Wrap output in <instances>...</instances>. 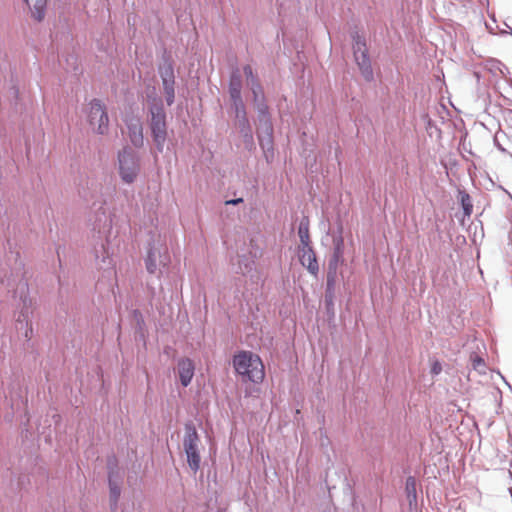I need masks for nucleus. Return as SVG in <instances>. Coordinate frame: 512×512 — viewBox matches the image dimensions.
I'll list each match as a JSON object with an SVG mask.
<instances>
[{
    "instance_id": "obj_1",
    "label": "nucleus",
    "mask_w": 512,
    "mask_h": 512,
    "mask_svg": "<svg viewBox=\"0 0 512 512\" xmlns=\"http://www.w3.org/2000/svg\"><path fill=\"white\" fill-rule=\"evenodd\" d=\"M150 130L158 152H163L167 139L166 113L162 101L157 96L148 95Z\"/></svg>"
},
{
    "instance_id": "obj_2",
    "label": "nucleus",
    "mask_w": 512,
    "mask_h": 512,
    "mask_svg": "<svg viewBox=\"0 0 512 512\" xmlns=\"http://www.w3.org/2000/svg\"><path fill=\"white\" fill-rule=\"evenodd\" d=\"M233 366L244 380L260 383L264 379L265 371L262 360L250 351H241L236 354L233 358Z\"/></svg>"
},
{
    "instance_id": "obj_3",
    "label": "nucleus",
    "mask_w": 512,
    "mask_h": 512,
    "mask_svg": "<svg viewBox=\"0 0 512 512\" xmlns=\"http://www.w3.org/2000/svg\"><path fill=\"white\" fill-rule=\"evenodd\" d=\"M200 439L196 428L192 423L185 425V435L183 439V448L187 457V462L190 469L196 473L200 468L201 457L199 454Z\"/></svg>"
},
{
    "instance_id": "obj_4",
    "label": "nucleus",
    "mask_w": 512,
    "mask_h": 512,
    "mask_svg": "<svg viewBox=\"0 0 512 512\" xmlns=\"http://www.w3.org/2000/svg\"><path fill=\"white\" fill-rule=\"evenodd\" d=\"M119 174L125 183H133L139 173V157L129 147H124L118 154Z\"/></svg>"
},
{
    "instance_id": "obj_5",
    "label": "nucleus",
    "mask_w": 512,
    "mask_h": 512,
    "mask_svg": "<svg viewBox=\"0 0 512 512\" xmlns=\"http://www.w3.org/2000/svg\"><path fill=\"white\" fill-rule=\"evenodd\" d=\"M344 243L339 238L334 241L333 253L328 262L327 279H326V297H332L337 277L338 266L343 262Z\"/></svg>"
},
{
    "instance_id": "obj_6",
    "label": "nucleus",
    "mask_w": 512,
    "mask_h": 512,
    "mask_svg": "<svg viewBox=\"0 0 512 512\" xmlns=\"http://www.w3.org/2000/svg\"><path fill=\"white\" fill-rule=\"evenodd\" d=\"M256 254L249 249L242 250L238 253L236 258L232 260V265L235 273L249 277L253 282L259 280V275L256 270Z\"/></svg>"
},
{
    "instance_id": "obj_7",
    "label": "nucleus",
    "mask_w": 512,
    "mask_h": 512,
    "mask_svg": "<svg viewBox=\"0 0 512 512\" xmlns=\"http://www.w3.org/2000/svg\"><path fill=\"white\" fill-rule=\"evenodd\" d=\"M88 120L94 132L104 135L108 131L109 118L105 106L98 99L90 102Z\"/></svg>"
},
{
    "instance_id": "obj_8",
    "label": "nucleus",
    "mask_w": 512,
    "mask_h": 512,
    "mask_svg": "<svg viewBox=\"0 0 512 512\" xmlns=\"http://www.w3.org/2000/svg\"><path fill=\"white\" fill-rule=\"evenodd\" d=\"M353 52L362 76L367 81L373 80V69L367 53L366 43L359 35L354 37Z\"/></svg>"
},
{
    "instance_id": "obj_9",
    "label": "nucleus",
    "mask_w": 512,
    "mask_h": 512,
    "mask_svg": "<svg viewBox=\"0 0 512 512\" xmlns=\"http://www.w3.org/2000/svg\"><path fill=\"white\" fill-rule=\"evenodd\" d=\"M170 262V257L165 246L152 245L145 259L146 270L150 274H155L159 266L166 267Z\"/></svg>"
},
{
    "instance_id": "obj_10",
    "label": "nucleus",
    "mask_w": 512,
    "mask_h": 512,
    "mask_svg": "<svg viewBox=\"0 0 512 512\" xmlns=\"http://www.w3.org/2000/svg\"><path fill=\"white\" fill-rule=\"evenodd\" d=\"M128 137L133 146L140 148L144 144L143 125L138 115L127 114L124 118Z\"/></svg>"
},
{
    "instance_id": "obj_11",
    "label": "nucleus",
    "mask_w": 512,
    "mask_h": 512,
    "mask_svg": "<svg viewBox=\"0 0 512 512\" xmlns=\"http://www.w3.org/2000/svg\"><path fill=\"white\" fill-rule=\"evenodd\" d=\"M94 254L98 268L103 270L107 277H115L113 259L102 242L99 246H95Z\"/></svg>"
},
{
    "instance_id": "obj_12",
    "label": "nucleus",
    "mask_w": 512,
    "mask_h": 512,
    "mask_svg": "<svg viewBox=\"0 0 512 512\" xmlns=\"http://www.w3.org/2000/svg\"><path fill=\"white\" fill-rule=\"evenodd\" d=\"M258 139L265 153L273 151V125L271 119L258 121Z\"/></svg>"
},
{
    "instance_id": "obj_13",
    "label": "nucleus",
    "mask_w": 512,
    "mask_h": 512,
    "mask_svg": "<svg viewBox=\"0 0 512 512\" xmlns=\"http://www.w3.org/2000/svg\"><path fill=\"white\" fill-rule=\"evenodd\" d=\"M298 256L301 264L312 274L317 275L319 265L316 259L315 252L311 245L299 246Z\"/></svg>"
},
{
    "instance_id": "obj_14",
    "label": "nucleus",
    "mask_w": 512,
    "mask_h": 512,
    "mask_svg": "<svg viewBox=\"0 0 512 512\" xmlns=\"http://www.w3.org/2000/svg\"><path fill=\"white\" fill-rule=\"evenodd\" d=\"M178 375L182 386L187 387L194 376L195 366L191 359L182 358L177 364Z\"/></svg>"
},
{
    "instance_id": "obj_15",
    "label": "nucleus",
    "mask_w": 512,
    "mask_h": 512,
    "mask_svg": "<svg viewBox=\"0 0 512 512\" xmlns=\"http://www.w3.org/2000/svg\"><path fill=\"white\" fill-rule=\"evenodd\" d=\"M243 72L247 79L248 84L251 85V90L254 95V100H255V102H257L259 97L262 96V90H261L260 85L257 83V80L253 74L252 67L250 65L244 66Z\"/></svg>"
},
{
    "instance_id": "obj_16",
    "label": "nucleus",
    "mask_w": 512,
    "mask_h": 512,
    "mask_svg": "<svg viewBox=\"0 0 512 512\" xmlns=\"http://www.w3.org/2000/svg\"><path fill=\"white\" fill-rule=\"evenodd\" d=\"M242 78L238 70L232 72L229 82L230 98L241 96Z\"/></svg>"
},
{
    "instance_id": "obj_17",
    "label": "nucleus",
    "mask_w": 512,
    "mask_h": 512,
    "mask_svg": "<svg viewBox=\"0 0 512 512\" xmlns=\"http://www.w3.org/2000/svg\"><path fill=\"white\" fill-rule=\"evenodd\" d=\"M298 235L300 238V246L311 245L309 235V219L307 217H303L301 219L298 227Z\"/></svg>"
},
{
    "instance_id": "obj_18",
    "label": "nucleus",
    "mask_w": 512,
    "mask_h": 512,
    "mask_svg": "<svg viewBox=\"0 0 512 512\" xmlns=\"http://www.w3.org/2000/svg\"><path fill=\"white\" fill-rule=\"evenodd\" d=\"M159 75L162 82L164 81H175L174 68L170 61L165 60L159 67Z\"/></svg>"
},
{
    "instance_id": "obj_19",
    "label": "nucleus",
    "mask_w": 512,
    "mask_h": 512,
    "mask_svg": "<svg viewBox=\"0 0 512 512\" xmlns=\"http://www.w3.org/2000/svg\"><path fill=\"white\" fill-rule=\"evenodd\" d=\"M17 329L24 330L23 335L26 340H29L32 335V326L27 319V315L22 313L17 320Z\"/></svg>"
},
{
    "instance_id": "obj_20",
    "label": "nucleus",
    "mask_w": 512,
    "mask_h": 512,
    "mask_svg": "<svg viewBox=\"0 0 512 512\" xmlns=\"http://www.w3.org/2000/svg\"><path fill=\"white\" fill-rule=\"evenodd\" d=\"M109 487H110V500L111 507L114 509L116 507L117 501L120 497L121 489L118 483L113 480L112 474L109 475Z\"/></svg>"
},
{
    "instance_id": "obj_21",
    "label": "nucleus",
    "mask_w": 512,
    "mask_h": 512,
    "mask_svg": "<svg viewBox=\"0 0 512 512\" xmlns=\"http://www.w3.org/2000/svg\"><path fill=\"white\" fill-rule=\"evenodd\" d=\"M47 0H36L31 7L32 16L37 20L41 21L45 15Z\"/></svg>"
},
{
    "instance_id": "obj_22",
    "label": "nucleus",
    "mask_w": 512,
    "mask_h": 512,
    "mask_svg": "<svg viewBox=\"0 0 512 512\" xmlns=\"http://www.w3.org/2000/svg\"><path fill=\"white\" fill-rule=\"evenodd\" d=\"M174 84H175V81H164V82H162L166 103L169 106L174 103V99H175Z\"/></svg>"
},
{
    "instance_id": "obj_23",
    "label": "nucleus",
    "mask_w": 512,
    "mask_h": 512,
    "mask_svg": "<svg viewBox=\"0 0 512 512\" xmlns=\"http://www.w3.org/2000/svg\"><path fill=\"white\" fill-rule=\"evenodd\" d=\"M232 101V109L235 113L236 117H242L243 115L247 114L244 102L242 100L241 96H238L237 98H230Z\"/></svg>"
},
{
    "instance_id": "obj_24",
    "label": "nucleus",
    "mask_w": 512,
    "mask_h": 512,
    "mask_svg": "<svg viewBox=\"0 0 512 512\" xmlns=\"http://www.w3.org/2000/svg\"><path fill=\"white\" fill-rule=\"evenodd\" d=\"M470 359L474 370H476L480 374L486 373V364L480 356H478L477 354H472Z\"/></svg>"
},
{
    "instance_id": "obj_25",
    "label": "nucleus",
    "mask_w": 512,
    "mask_h": 512,
    "mask_svg": "<svg viewBox=\"0 0 512 512\" xmlns=\"http://www.w3.org/2000/svg\"><path fill=\"white\" fill-rule=\"evenodd\" d=\"M460 196H461V204H462L464 213H465V215L470 216V214L472 213V209H473V205L471 203L470 196H469V194H467L465 192H461Z\"/></svg>"
},
{
    "instance_id": "obj_26",
    "label": "nucleus",
    "mask_w": 512,
    "mask_h": 512,
    "mask_svg": "<svg viewBox=\"0 0 512 512\" xmlns=\"http://www.w3.org/2000/svg\"><path fill=\"white\" fill-rule=\"evenodd\" d=\"M406 491L409 498L412 496L416 499V480L412 476L406 479Z\"/></svg>"
},
{
    "instance_id": "obj_27",
    "label": "nucleus",
    "mask_w": 512,
    "mask_h": 512,
    "mask_svg": "<svg viewBox=\"0 0 512 512\" xmlns=\"http://www.w3.org/2000/svg\"><path fill=\"white\" fill-rule=\"evenodd\" d=\"M257 111H258V121L271 119L269 112H268V107L265 103H259L257 106Z\"/></svg>"
},
{
    "instance_id": "obj_28",
    "label": "nucleus",
    "mask_w": 512,
    "mask_h": 512,
    "mask_svg": "<svg viewBox=\"0 0 512 512\" xmlns=\"http://www.w3.org/2000/svg\"><path fill=\"white\" fill-rule=\"evenodd\" d=\"M239 130L246 142L252 141V129L250 125L245 126Z\"/></svg>"
},
{
    "instance_id": "obj_29",
    "label": "nucleus",
    "mask_w": 512,
    "mask_h": 512,
    "mask_svg": "<svg viewBox=\"0 0 512 512\" xmlns=\"http://www.w3.org/2000/svg\"><path fill=\"white\" fill-rule=\"evenodd\" d=\"M102 215L105 218L104 224L101 226L100 224L94 225V230H97L99 234L102 233L103 230H105L107 227L110 226V221H108L107 217L105 216V213L103 212Z\"/></svg>"
},
{
    "instance_id": "obj_30",
    "label": "nucleus",
    "mask_w": 512,
    "mask_h": 512,
    "mask_svg": "<svg viewBox=\"0 0 512 512\" xmlns=\"http://www.w3.org/2000/svg\"><path fill=\"white\" fill-rule=\"evenodd\" d=\"M236 120H237V125H238L239 129L250 125L249 120L247 118V114L243 115L242 117H236Z\"/></svg>"
},
{
    "instance_id": "obj_31",
    "label": "nucleus",
    "mask_w": 512,
    "mask_h": 512,
    "mask_svg": "<svg viewBox=\"0 0 512 512\" xmlns=\"http://www.w3.org/2000/svg\"><path fill=\"white\" fill-rule=\"evenodd\" d=\"M442 371V366L438 361H434L431 367V373L438 375Z\"/></svg>"
},
{
    "instance_id": "obj_32",
    "label": "nucleus",
    "mask_w": 512,
    "mask_h": 512,
    "mask_svg": "<svg viewBox=\"0 0 512 512\" xmlns=\"http://www.w3.org/2000/svg\"><path fill=\"white\" fill-rule=\"evenodd\" d=\"M241 202H243V199L242 198H237V199H231V200L226 201V204L227 205H236V204H239Z\"/></svg>"
},
{
    "instance_id": "obj_33",
    "label": "nucleus",
    "mask_w": 512,
    "mask_h": 512,
    "mask_svg": "<svg viewBox=\"0 0 512 512\" xmlns=\"http://www.w3.org/2000/svg\"><path fill=\"white\" fill-rule=\"evenodd\" d=\"M505 28L506 29H500V33L501 34H504V33H510L512 34V29L509 25H507L506 23L504 24Z\"/></svg>"
},
{
    "instance_id": "obj_34",
    "label": "nucleus",
    "mask_w": 512,
    "mask_h": 512,
    "mask_svg": "<svg viewBox=\"0 0 512 512\" xmlns=\"http://www.w3.org/2000/svg\"><path fill=\"white\" fill-rule=\"evenodd\" d=\"M492 65H493V67H497V69H499V65H500V63H499V62H496V61H493V62H492Z\"/></svg>"
},
{
    "instance_id": "obj_35",
    "label": "nucleus",
    "mask_w": 512,
    "mask_h": 512,
    "mask_svg": "<svg viewBox=\"0 0 512 512\" xmlns=\"http://www.w3.org/2000/svg\"><path fill=\"white\" fill-rule=\"evenodd\" d=\"M487 28L490 30L491 33H494V30L490 25H487Z\"/></svg>"
},
{
    "instance_id": "obj_36",
    "label": "nucleus",
    "mask_w": 512,
    "mask_h": 512,
    "mask_svg": "<svg viewBox=\"0 0 512 512\" xmlns=\"http://www.w3.org/2000/svg\"><path fill=\"white\" fill-rule=\"evenodd\" d=\"M28 4V0H24Z\"/></svg>"
}]
</instances>
